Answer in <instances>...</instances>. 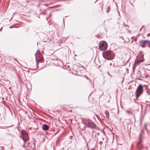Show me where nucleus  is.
Instances as JSON below:
<instances>
[{
  "instance_id": "1",
  "label": "nucleus",
  "mask_w": 150,
  "mask_h": 150,
  "mask_svg": "<svg viewBox=\"0 0 150 150\" xmlns=\"http://www.w3.org/2000/svg\"><path fill=\"white\" fill-rule=\"evenodd\" d=\"M85 125L86 127L91 129H94L96 127L95 124L92 120H85Z\"/></svg>"
},
{
  "instance_id": "2",
  "label": "nucleus",
  "mask_w": 150,
  "mask_h": 150,
  "mask_svg": "<svg viewBox=\"0 0 150 150\" xmlns=\"http://www.w3.org/2000/svg\"><path fill=\"white\" fill-rule=\"evenodd\" d=\"M143 91V89L142 86L140 84L139 85L135 92V95L137 98L139 96L142 94Z\"/></svg>"
},
{
  "instance_id": "3",
  "label": "nucleus",
  "mask_w": 150,
  "mask_h": 150,
  "mask_svg": "<svg viewBox=\"0 0 150 150\" xmlns=\"http://www.w3.org/2000/svg\"><path fill=\"white\" fill-rule=\"evenodd\" d=\"M144 59L143 58V55L142 56L141 58L140 59H137L134 62V65L132 67L133 71L135 69L137 66L139 65L140 63L144 62Z\"/></svg>"
},
{
  "instance_id": "4",
  "label": "nucleus",
  "mask_w": 150,
  "mask_h": 150,
  "mask_svg": "<svg viewBox=\"0 0 150 150\" xmlns=\"http://www.w3.org/2000/svg\"><path fill=\"white\" fill-rule=\"evenodd\" d=\"M99 47L101 51L105 50L107 48V43L105 41L100 42Z\"/></svg>"
},
{
  "instance_id": "5",
  "label": "nucleus",
  "mask_w": 150,
  "mask_h": 150,
  "mask_svg": "<svg viewBox=\"0 0 150 150\" xmlns=\"http://www.w3.org/2000/svg\"><path fill=\"white\" fill-rule=\"evenodd\" d=\"M21 133L24 142L25 143L26 141L28 139V135L26 132L23 130L21 131Z\"/></svg>"
},
{
  "instance_id": "6",
  "label": "nucleus",
  "mask_w": 150,
  "mask_h": 150,
  "mask_svg": "<svg viewBox=\"0 0 150 150\" xmlns=\"http://www.w3.org/2000/svg\"><path fill=\"white\" fill-rule=\"evenodd\" d=\"M111 53L109 51H108L105 53V55H103L102 54L103 57L106 59L108 60H111L112 59V58L111 57H108L110 55Z\"/></svg>"
},
{
  "instance_id": "7",
  "label": "nucleus",
  "mask_w": 150,
  "mask_h": 150,
  "mask_svg": "<svg viewBox=\"0 0 150 150\" xmlns=\"http://www.w3.org/2000/svg\"><path fill=\"white\" fill-rule=\"evenodd\" d=\"M141 142V139H139V142L137 144L138 150H141V149L142 148V145Z\"/></svg>"
},
{
  "instance_id": "8",
  "label": "nucleus",
  "mask_w": 150,
  "mask_h": 150,
  "mask_svg": "<svg viewBox=\"0 0 150 150\" xmlns=\"http://www.w3.org/2000/svg\"><path fill=\"white\" fill-rule=\"evenodd\" d=\"M147 40L142 41L140 42V45L142 47H145V45H146Z\"/></svg>"
},
{
  "instance_id": "9",
  "label": "nucleus",
  "mask_w": 150,
  "mask_h": 150,
  "mask_svg": "<svg viewBox=\"0 0 150 150\" xmlns=\"http://www.w3.org/2000/svg\"><path fill=\"white\" fill-rule=\"evenodd\" d=\"M49 128V127L46 124H44L42 126V129L45 131L48 130Z\"/></svg>"
},
{
  "instance_id": "10",
  "label": "nucleus",
  "mask_w": 150,
  "mask_h": 150,
  "mask_svg": "<svg viewBox=\"0 0 150 150\" xmlns=\"http://www.w3.org/2000/svg\"><path fill=\"white\" fill-rule=\"evenodd\" d=\"M125 111L129 115L132 114L133 113V111L131 109H129V110H126Z\"/></svg>"
},
{
  "instance_id": "11",
  "label": "nucleus",
  "mask_w": 150,
  "mask_h": 150,
  "mask_svg": "<svg viewBox=\"0 0 150 150\" xmlns=\"http://www.w3.org/2000/svg\"><path fill=\"white\" fill-rule=\"evenodd\" d=\"M91 135L90 134L89 136L86 137V139L88 140L89 141H90L91 140Z\"/></svg>"
},
{
  "instance_id": "12",
  "label": "nucleus",
  "mask_w": 150,
  "mask_h": 150,
  "mask_svg": "<svg viewBox=\"0 0 150 150\" xmlns=\"http://www.w3.org/2000/svg\"><path fill=\"white\" fill-rule=\"evenodd\" d=\"M146 45H147L149 47H150V41L147 40Z\"/></svg>"
},
{
  "instance_id": "13",
  "label": "nucleus",
  "mask_w": 150,
  "mask_h": 150,
  "mask_svg": "<svg viewBox=\"0 0 150 150\" xmlns=\"http://www.w3.org/2000/svg\"><path fill=\"white\" fill-rule=\"evenodd\" d=\"M40 54V51L38 50L37 51L36 53L35 54V56L36 57V54Z\"/></svg>"
},
{
  "instance_id": "14",
  "label": "nucleus",
  "mask_w": 150,
  "mask_h": 150,
  "mask_svg": "<svg viewBox=\"0 0 150 150\" xmlns=\"http://www.w3.org/2000/svg\"><path fill=\"white\" fill-rule=\"evenodd\" d=\"M145 129L146 130L147 129V128H146V124H144V129Z\"/></svg>"
},
{
  "instance_id": "15",
  "label": "nucleus",
  "mask_w": 150,
  "mask_h": 150,
  "mask_svg": "<svg viewBox=\"0 0 150 150\" xmlns=\"http://www.w3.org/2000/svg\"><path fill=\"white\" fill-rule=\"evenodd\" d=\"M141 136H142V135H141V134H139V138H140L141 137Z\"/></svg>"
},
{
  "instance_id": "16",
  "label": "nucleus",
  "mask_w": 150,
  "mask_h": 150,
  "mask_svg": "<svg viewBox=\"0 0 150 150\" xmlns=\"http://www.w3.org/2000/svg\"><path fill=\"white\" fill-rule=\"evenodd\" d=\"M144 27V26H143L140 29V31L142 29V28H143V27Z\"/></svg>"
},
{
  "instance_id": "17",
  "label": "nucleus",
  "mask_w": 150,
  "mask_h": 150,
  "mask_svg": "<svg viewBox=\"0 0 150 150\" xmlns=\"http://www.w3.org/2000/svg\"><path fill=\"white\" fill-rule=\"evenodd\" d=\"M85 77H86L87 78H88V77L86 76V75H85Z\"/></svg>"
},
{
  "instance_id": "18",
  "label": "nucleus",
  "mask_w": 150,
  "mask_h": 150,
  "mask_svg": "<svg viewBox=\"0 0 150 150\" xmlns=\"http://www.w3.org/2000/svg\"><path fill=\"white\" fill-rule=\"evenodd\" d=\"M108 75H110V74H109V72L108 73Z\"/></svg>"
},
{
  "instance_id": "19",
  "label": "nucleus",
  "mask_w": 150,
  "mask_h": 150,
  "mask_svg": "<svg viewBox=\"0 0 150 150\" xmlns=\"http://www.w3.org/2000/svg\"><path fill=\"white\" fill-rule=\"evenodd\" d=\"M0 30L1 31V28L0 29Z\"/></svg>"
}]
</instances>
